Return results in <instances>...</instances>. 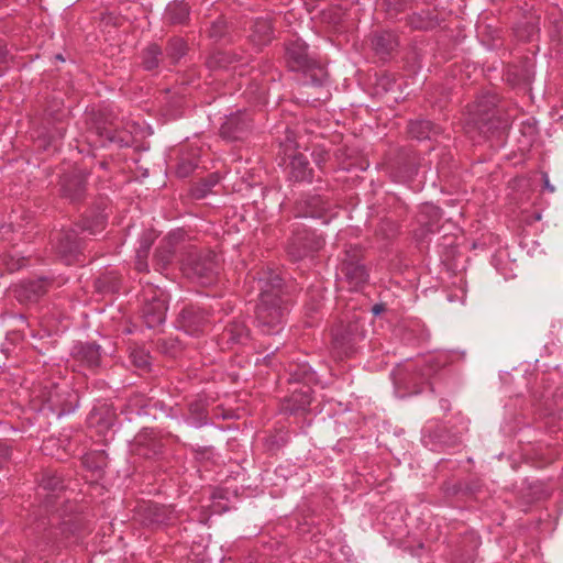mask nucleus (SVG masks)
Here are the masks:
<instances>
[{"instance_id": "obj_1", "label": "nucleus", "mask_w": 563, "mask_h": 563, "mask_svg": "<svg viewBox=\"0 0 563 563\" xmlns=\"http://www.w3.org/2000/svg\"><path fill=\"white\" fill-rule=\"evenodd\" d=\"M260 302L256 307V320L267 330L278 325L284 317L283 279L273 269L262 271L256 280Z\"/></svg>"}, {"instance_id": "obj_2", "label": "nucleus", "mask_w": 563, "mask_h": 563, "mask_svg": "<svg viewBox=\"0 0 563 563\" xmlns=\"http://www.w3.org/2000/svg\"><path fill=\"white\" fill-rule=\"evenodd\" d=\"M286 62L291 70L309 77L311 85L321 86L328 78L323 65L308 54L306 43L299 38L286 46Z\"/></svg>"}, {"instance_id": "obj_3", "label": "nucleus", "mask_w": 563, "mask_h": 563, "mask_svg": "<svg viewBox=\"0 0 563 563\" xmlns=\"http://www.w3.org/2000/svg\"><path fill=\"white\" fill-rule=\"evenodd\" d=\"M495 97L483 96L474 102L467 112L465 132L472 137L475 134L487 136L493 133L501 123L496 118Z\"/></svg>"}, {"instance_id": "obj_4", "label": "nucleus", "mask_w": 563, "mask_h": 563, "mask_svg": "<svg viewBox=\"0 0 563 563\" xmlns=\"http://www.w3.org/2000/svg\"><path fill=\"white\" fill-rule=\"evenodd\" d=\"M214 253L190 252L183 261V271L190 278H197L202 285L211 284L218 273Z\"/></svg>"}, {"instance_id": "obj_5", "label": "nucleus", "mask_w": 563, "mask_h": 563, "mask_svg": "<svg viewBox=\"0 0 563 563\" xmlns=\"http://www.w3.org/2000/svg\"><path fill=\"white\" fill-rule=\"evenodd\" d=\"M362 336L361 325L357 321L344 324L341 322L332 330V345L339 355L347 356L354 351V345Z\"/></svg>"}, {"instance_id": "obj_6", "label": "nucleus", "mask_w": 563, "mask_h": 563, "mask_svg": "<svg viewBox=\"0 0 563 563\" xmlns=\"http://www.w3.org/2000/svg\"><path fill=\"white\" fill-rule=\"evenodd\" d=\"M323 244L322 238L317 236L313 232L302 231L294 235L287 251L292 260L298 261L318 252Z\"/></svg>"}, {"instance_id": "obj_7", "label": "nucleus", "mask_w": 563, "mask_h": 563, "mask_svg": "<svg viewBox=\"0 0 563 563\" xmlns=\"http://www.w3.org/2000/svg\"><path fill=\"white\" fill-rule=\"evenodd\" d=\"M346 252V258L342 264V273L352 289H357L367 279V273L363 265L358 264L360 251L354 249Z\"/></svg>"}, {"instance_id": "obj_8", "label": "nucleus", "mask_w": 563, "mask_h": 563, "mask_svg": "<svg viewBox=\"0 0 563 563\" xmlns=\"http://www.w3.org/2000/svg\"><path fill=\"white\" fill-rule=\"evenodd\" d=\"M251 128L245 114H236L229 118L221 126L220 133L223 137L230 140L242 139L244 133Z\"/></svg>"}, {"instance_id": "obj_9", "label": "nucleus", "mask_w": 563, "mask_h": 563, "mask_svg": "<svg viewBox=\"0 0 563 563\" xmlns=\"http://www.w3.org/2000/svg\"><path fill=\"white\" fill-rule=\"evenodd\" d=\"M311 402V388L308 385H301L295 388L289 398L283 404V409L289 412L305 410Z\"/></svg>"}, {"instance_id": "obj_10", "label": "nucleus", "mask_w": 563, "mask_h": 563, "mask_svg": "<svg viewBox=\"0 0 563 563\" xmlns=\"http://www.w3.org/2000/svg\"><path fill=\"white\" fill-rule=\"evenodd\" d=\"M179 322L187 333L195 334L203 330L207 320L202 311L190 307L181 311Z\"/></svg>"}, {"instance_id": "obj_11", "label": "nucleus", "mask_w": 563, "mask_h": 563, "mask_svg": "<svg viewBox=\"0 0 563 563\" xmlns=\"http://www.w3.org/2000/svg\"><path fill=\"white\" fill-rule=\"evenodd\" d=\"M166 311V300H158L156 303H143L142 317L148 328H155L164 322Z\"/></svg>"}, {"instance_id": "obj_12", "label": "nucleus", "mask_w": 563, "mask_h": 563, "mask_svg": "<svg viewBox=\"0 0 563 563\" xmlns=\"http://www.w3.org/2000/svg\"><path fill=\"white\" fill-rule=\"evenodd\" d=\"M63 195L71 201L79 200L85 192V180L82 175L75 174L70 177H65L63 180Z\"/></svg>"}, {"instance_id": "obj_13", "label": "nucleus", "mask_w": 563, "mask_h": 563, "mask_svg": "<svg viewBox=\"0 0 563 563\" xmlns=\"http://www.w3.org/2000/svg\"><path fill=\"white\" fill-rule=\"evenodd\" d=\"M79 247L80 242L75 230L65 231L58 234L56 249L63 256L77 253Z\"/></svg>"}, {"instance_id": "obj_14", "label": "nucleus", "mask_w": 563, "mask_h": 563, "mask_svg": "<svg viewBox=\"0 0 563 563\" xmlns=\"http://www.w3.org/2000/svg\"><path fill=\"white\" fill-rule=\"evenodd\" d=\"M144 511L146 517L155 523L173 525L176 519L175 509L172 506L148 505Z\"/></svg>"}, {"instance_id": "obj_15", "label": "nucleus", "mask_w": 563, "mask_h": 563, "mask_svg": "<svg viewBox=\"0 0 563 563\" xmlns=\"http://www.w3.org/2000/svg\"><path fill=\"white\" fill-rule=\"evenodd\" d=\"M15 291H16V297L20 300L33 301V300H36L40 296H42L46 291V283L43 279L35 280V282H27L25 284H21Z\"/></svg>"}, {"instance_id": "obj_16", "label": "nucleus", "mask_w": 563, "mask_h": 563, "mask_svg": "<svg viewBox=\"0 0 563 563\" xmlns=\"http://www.w3.org/2000/svg\"><path fill=\"white\" fill-rule=\"evenodd\" d=\"M273 27L268 19H257L254 22L251 41L257 45H264L272 40Z\"/></svg>"}, {"instance_id": "obj_17", "label": "nucleus", "mask_w": 563, "mask_h": 563, "mask_svg": "<svg viewBox=\"0 0 563 563\" xmlns=\"http://www.w3.org/2000/svg\"><path fill=\"white\" fill-rule=\"evenodd\" d=\"M375 52L382 56L388 55L397 46L396 36L390 32H379L372 40Z\"/></svg>"}, {"instance_id": "obj_18", "label": "nucleus", "mask_w": 563, "mask_h": 563, "mask_svg": "<svg viewBox=\"0 0 563 563\" xmlns=\"http://www.w3.org/2000/svg\"><path fill=\"white\" fill-rule=\"evenodd\" d=\"M291 176L296 180H309L311 179V169L309 168V162L307 157L301 154H295L290 162Z\"/></svg>"}, {"instance_id": "obj_19", "label": "nucleus", "mask_w": 563, "mask_h": 563, "mask_svg": "<svg viewBox=\"0 0 563 563\" xmlns=\"http://www.w3.org/2000/svg\"><path fill=\"white\" fill-rule=\"evenodd\" d=\"M408 133L418 140L430 139L438 131L435 126L427 120H418L409 123Z\"/></svg>"}, {"instance_id": "obj_20", "label": "nucleus", "mask_w": 563, "mask_h": 563, "mask_svg": "<svg viewBox=\"0 0 563 563\" xmlns=\"http://www.w3.org/2000/svg\"><path fill=\"white\" fill-rule=\"evenodd\" d=\"M77 358L89 367L98 366L100 361L99 346L87 344L81 346L76 353Z\"/></svg>"}, {"instance_id": "obj_21", "label": "nucleus", "mask_w": 563, "mask_h": 563, "mask_svg": "<svg viewBox=\"0 0 563 563\" xmlns=\"http://www.w3.org/2000/svg\"><path fill=\"white\" fill-rule=\"evenodd\" d=\"M299 206L303 209L305 217L321 218L325 211L324 202L319 196L311 197Z\"/></svg>"}, {"instance_id": "obj_22", "label": "nucleus", "mask_w": 563, "mask_h": 563, "mask_svg": "<svg viewBox=\"0 0 563 563\" xmlns=\"http://www.w3.org/2000/svg\"><path fill=\"white\" fill-rule=\"evenodd\" d=\"M247 338V330L243 323H231L222 333V339L228 342L241 343Z\"/></svg>"}, {"instance_id": "obj_23", "label": "nucleus", "mask_w": 563, "mask_h": 563, "mask_svg": "<svg viewBox=\"0 0 563 563\" xmlns=\"http://www.w3.org/2000/svg\"><path fill=\"white\" fill-rule=\"evenodd\" d=\"M153 240L154 238L152 236V233H150L148 236H145L141 242V246L136 252L135 261V268L139 272H144L147 269L146 258Z\"/></svg>"}, {"instance_id": "obj_24", "label": "nucleus", "mask_w": 563, "mask_h": 563, "mask_svg": "<svg viewBox=\"0 0 563 563\" xmlns=\"http://www.w3.org/2000/svg\"><path fill=\"white\" fill-rule=\"evenodd\" d=\"M168 19L173 23H183L189 14V8L184 2H175L167 8Z\"/></svg>"}, {"instance_id": "obj_25", "label": "nucleus", "mask_w": 563, "mask_h": 563, "mask_svg": "<svg viewBox=\"0 0 563 563\" xmlns=\"http://www.w3.org/2000/svg\"><path fill=\"white\" fill-rule=\"evenodd\" d=\"M173 254V245L167 241L156 250L154 261L159 267L165 268L172 262Z\"/></svg>"}, {"instance_id": "obj_26", "label": "nucleus", "mask_w": 563, "mask_h": 563, "mask_svg": "<svg viewBox=\"0 0 563 563\" xmlns=\"http://www.w3.org/2000/svg\"><path fill=\"white\" fill-rule=\"evenodd\" d=\"M96 289L102 291H117L118 277L113 273L104 274L96 280Z\"/></svg>"}, {"instance_id": "obj_27", "label": "nucleus", "mask_w": 563, "mask_h": 563, "mask_svg": "<svg viewBox=\"0 0 563 563\" xmlns=\"http://www.w3.org/2000/svg\"><path fill=\"white\" fill-rule=\"evenodd\" d=\"M143 303H156L158 300H166L165 292L156 286L147 284L142 291Z\"/></svg>"}, {"instance_id": "obj_28", "label": "nucleus", "mask_w": 563, "mask_h": 563, "mask_svg": "<svg viewBox=\"0 0 563 563\" xmlns=\"http://www.w3.org/2000/svg\"><path fill=\"white\" fill-rule=\"evenodd\" d=\"M41 486L44 489L52 490V492L62 489L64 487L63 479L56 473H52V472H47L43 475V477L41 479Z\"/></svg>"}, {"instance_id": "obj_29", "label": "nucleus", "mask_w": 563, "mask_h": 563, "mask_svg": "<svg viewBox=\"0 0 563 563\" xmlns=\"http://www.w3.org/2000/svg\"><path fill=\"white\" fill-rule=\"evenodd\" d=\"M161 49L157 45H151L144 53L143 65L146 69H154L158 65Z\"/></svg>"}, {"instance_id": "obj_30", "label": "nucleus", "mask_w": 563, "mask_h": 563, "mask_svg": "<svg viewBox=\"0 0 563 563\" xmlns=\"http://www.w3.org/2000/svg\"><path fill=\"white\" fill-rule=\"evenodd\" d=\"M168 55L176 63L186 53V44L180 38L172 40L167 47Z\"/></svg>"}, {"instance_id": "obj_31", "label": "nucleus", "mask_w": 563, "mask_h": 563, "mask_svg": "<svg viewBox=\"0 0 563 563\" xmlns=\"http://www.w3.org/2000/svg\"><path fill=\"white\" fill-rule=\"evenodd\" d=\"M131 360L135 367L146 369L150 365V355L144 350L135 349L131 352Z\"/></svg>"}, {"instance_id": "obj_32", "label": "nucleus", "mask_w": 563, "mask_h": 563, "mask_svg": "<svg viewBox=\"0 0 563 563\" xmlns=\"http://www.w3.org/2000/svg\"><path fill=\"white\" fill-rule=\"evenodd\" d=\"M196 166L197 164L194 161L183 157L177 165L176 173L179 177H187L194 172Z\"/></svg>"}, {"instance_id": "obj_33", "label": "nucleus", "mask_w": 563, "mask_h": 563, "mask_svg": "<svg viewBox=\"0 0 563 563\" xmlns=\"http://www.w3.org/2000/svg\"><path fill=\"white\" fill-rule=\"evenodd\" d=\"M104 217L99 216L92 222H89L88 219L85 220L82 230L89 231L90 234H95L103 229Z\"/></svg>"}, {"instance_id": "obj_34", "label": "nucleus", "mask_w": 563, "mask_h": 563, "mask_svg": "<svg viewBox=\"0 0 563 563\" xmlns=\"http://www.w3.org/2000/svg\"><path fill=\"white\" fill-rule=\"evenodd\" d=\"M92 459H97L98 460V464L96 465L97 470H102V467L106 466V459H104L102 453H97V454H93V455H87L85 457V460H84L85 465H87L88 467H92V464H91V460Z\"/></svg>"}, {"instance_id": "obj_35", "label": "nucleus", "mask_w": 563, "mask_h": 563, "mask_svg": "<svg viewBox=\"0 0 563 563\" xmlns=\"http://www.w3.org/2000/svg\"><path fill=\"white\" fill-rule=\"evenodd\" d=\"M225 23L222 20L216 21L210 30L211 37H220L224 33Z\"/></svg>"}, {"instance_id": "obj_36", "label": "nucleus", "mask_w": 563, "mask_h": 563, "mask_svg": "<svg viewBox=\"0 0 563 563\" xmlns=\"http://www.w3.org/2000/svg\"><path fill=\"white\" fill-rule=\"evenodd\" d=\"M209 190L210 189H208L202 183L201 186L198 185L192 189V196L197 199H201L208 194Z\"/></svg>"}, {"instance_id": "obj_37", "label": "nucleus", "mask_w": 563, "mask_h": 563, "mask_svg": "<svg viewBox=\"0 0 563 563\" xmlns=\"http://www.w3.org/2000/svg\"><path fill=\"white\" fill-rule=\"evenodd\" d=\"M219 181V177L218 175L216 174H212L208 177L207 180L203 181V185L208 188V189H211L212 186H214L216 184H218Z\"/></svg>"}, {"instance_id": "obj_38", "label": "nucleus", "mask_w": 563, "mask_h": 563, "mask_svg": "<svg viewBox=\"0 0 563 563\" xmlns=\"http://www.w3.org/2000/svg\"><path fill=\"white\" fill-rule=\"evenodd\" d=\"M55 398H58V395L55 393V395H53L52 393H49V395L47 396V398L45 399L46 402L49 404V406L52 408L56 407L59 405V401L58 399H55Z\"/></svg>"}, {"instance_id": "obj_39", "label": "nucleus", "mask_w": 563, "mask_h": 563, "mask_svg": "<svg viewBox=\"0 0 563 563\" xmlns=\"http://www.w3.org/2000/svg\"><path fill=\"white\" fill-rule=\"evenodd\" d=\"M408 0H387V4L388 7H394V9L396 11L399 10V8L397 7V4H405Z\"/></svg>"}, {"instance_id": "obj_40", "label": "nucleus", "mask_w": 563, "mask_h": 563, "mask_svg": "<svg viewBox=\"0 0 563 563\" xmlns=\"http://www.w3.org/2000/svg\"><path fill=\"white\" fill-rule=\"evenodd\" d=\"M100 134L106 135V137L110 141L115 140V135L113 134V131L108 128H103V131Z\"/></svg>"}, {"instance_id": "obj_41", "label": "nucleus", "mask_w": 563, "mask_h": 563, "mask_svg": "<svg viewBox=\"0 0 563 563\" xmlns=\"http://www.w3.org/2000/svg\"><path fill=\"white\" fill-rule=\"evenodd\" d=\"M380 310H382L380 306H377V305L374 306V308H373V312L376 313V314L379 313Z\"/></svg>"}, {"instance_id": "obj_42", "label": "nucleus", "mask_w": 563, "mask_h": 563, "mask_svg": "<svg viewBox=\"0 0 563 563\" xmlns=\"http://www.w3.org/2000/svg\"><path fill=\"white\" fill-rule=\"evenodd\" d=\"M221 57H222V54L221 53H218V55L216 56L217 60L220 62L221 60Z\"/></svg>"}, {"instance_id": "obj_43", "label": "nucleus", "mask_w": 563, "mask_h": 563, "mask_svg": "<svg viewBox=\"0 0 563 563\" xmlns=\"http://www.w3.org/2000/svg\"><path fill=\"white\" fill-rule=\"evenodd\" d=\"M71 409V407L67 408V409H62L59 413H63V412H66V411H69Z\"/></svg>"}, {"instance_id": "obj_44", "label": "nucleus", "mask_w": 563, "mask_h": 563, "mask_svg": "<svg viewBox=\"0 0 563 563\" xmlns=\"http://www.w3.org/2000/svg\"><path fill=\"white\" fill-rule=\"evenodd\" d=\"M318 100H320V96H316V97L312 99V101H318Z\"/></svg>"}, {"instance_id": "obj_45", "label": "nucleus", "mask_w": 563, "mask_h": 563, "mask_svg": "<svg viewBox=\"0 0 563 563\" xmlns=\"http://www.w3.org/2000/svg\"><path fill=\"white\" fill-rule=\"evenodd\" d=\"M3 60V55L0 53V63Z\"/></svg>"}, {"instance_id": "obj_46", "label": "nucleus", "mask_w": 563, "mask_h": 563, "mask_svg": "<svg viewBox=\"0 0 563 563\" xmlns=\"http://www.w3.org/2000/svg\"><path fill=\"white\" fill-rule=\"evenodd\" d=\"M3 60V55L0 53V63Z\"/></svg>"}]
</instances>
